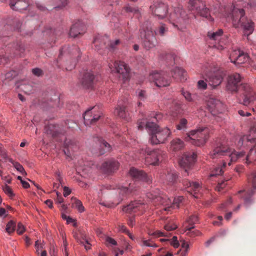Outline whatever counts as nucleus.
I'll list each match as a JSON object with an SVG mask.
<instances>
[{
    "instance_id": "obj_1",
    "label": "nucleus",
    "mask_w": 256,
    "mask_h": 256,
    "mask_svg": "<svg viewBox=\"0 0 256 256\" xmlns=\"http://www.w3.org/2000/svg\"><path fill=\"white\" fill-rule=\"evenodd\" d=\"M250 134L248 136H242L238 142V146H242L244 144L246 143V146H252L248 153L246 154L244 152H236L234 150L230 148L226 144L222 143H217L213 150L210 152V156L212 158H218L222 156H228V165L230 166L232 162L238 160H242L245 163L250 164L254 160V155L256 147V123L251 126Z\"/></svg>"
},
{
    "instance_id": "obj_2",
    "label": "nucleus",
    "mask_w": 256,
    "mask_h": 256,
    "mask_svg": "<svg viewBox=\"0 0 256 256\" xmlns=\"http://www.w3.org/2000/svg\"><path fill=\"white\" fill-rule=\"evenodd\" d=\"M162 118L160 114H152L150 119H144L138 120V128L142 130L145 127L150 132V141L152 144L164 143L170 134V132L168 128H160L156 122Z\"/></svg>"
},
{
    "instance_id": "obj_3",
    "label": "nucleus",
    "mask_w": 256,
    "mask_h": 256,
    "mask_svg": "<svg viewBox=\"0 0 256 256\" xmlns=\"http://www.w3.org/2000/svg\"><path fill=\"white\" fill-rule=\"evenodd\" d=\"M242 77L238 73L230 74L227 80L226 88L232 92L242 94L241 103L244 106H252L256 102V96L252 87L246 83L241 82Z\"/></svg>"
},
{
    "instance_id": "obj_4",
    "label": "nucleus",
    "mask_w": 256,
    "mask_h": 256,
    "mask_svg": "<svg viewBox=\"0 0 256 256\" xmlns=\"http://www.w3.org/2000/svg\"><path fill=\"white\" fill-rule=\"evenodd\" d=\"M152 14L160 19L168 17L174 27L179 29L178 24H182L186 18V14L182 8L178 6L174 9V12L168 15V6L166 4L156 2L150 6Z\"/></svg>"
},
{
    "instance_id": "obj_5",
    "label": "nucleus",
    "mask_w": 256,
    "mask_h": 256,
    "mask_svg": "<svg viewBox=\"0 0 256 256\" xmlns=\"http://www.w3.org/2000/svg\"><path fill=\"white\" fill-rule=\"evenodd\" d=\"M168 32V28L166 24H160L157 28L156 32H154L148 22L144 24L140 30V37L142 40V44L146 50L154 48L157 43L156 35L165 36Z\"/></svg>"
},
{
    "instance_id": "obj_6",
    "label": "nucleus",
    "mask_w": 256,
    "mask_h": 256,
    "mask_svg": "<svg viewBox=\"0 0 256 256\" xmlns=\"http://www.w3.org/2000/svg\"><path fill=\"white\" fill-rule=\"evenodd\" d=\"M245 12L242 8H234L232 12V24L235 28L242 26L245 35L248 36L254 30V23L245 16Z\"/></svg>"
},
{
    "instance_id": "obj_7",
    "label": "nucleus",
    "mask_w": 256,
    "mask_h": 256,
    "mask_svg": "<svg viewBox=\"0 0 256 256\" xmlns=\"http://www.w3.org/2000/svg\"><path fill=\"white\" fill-rule=\"evenodd\" d=\"M209 134L208 128L200 127L188 132L184 136V139L194 146H202L207 142Z\"/></svg>"
},
{
    "instance_id": "obj_8",
    "label": "nucleus",
    "mask_w": 256,
    "mask_h": 256,
    "mask_svg": "<svg viewBox=\"0 0 256 256\" xmlns=\"http://www.w3.org/2000/svg\"><path fill=\"white\" fill-rule=\"evenodd\" d=\"M140 153L142 154V158H144L146 164L157 166L163 160L164 152L160 149L151 150L145 146L140 150Z\"/></svg>"
},
{
    "instance_id": "obj_9",
    "label": "nucleus",
    "mask_w": 256,
    "mask_h": 256,
    "mask_svg": "<svg viewBox=\"0 0 256 256\" xmlns=\"http://www.w3.org/2000/svg\"><path fill=\"white\" fill-rule=\"evenodd\" d=\"M206 80L213 88L219 86L226 75V72L222 68L214 70L212 71L206 72Z\"/></svg>"
},
{
    "instance_id": "obj_10",
    "label": "nucleus",
    "mask_w": 256,
    "mask_h": 256,
    "mask_svg": "<svg viewBox=\"0 0 256 256\" xmlns=\"http://www.w3.org/2000/svg\"><path fill=\"white\" fill-rule=\"evenodd\" d=\"M108 66L111 71L118 74L120 78L124 81L127 80L130 78V70L128 66L122 62H111Z\"/></svg>"
},
{
    "instance_id": "obj_11",
    "label": "nucleus",
    "mask_w": 256,
    "mask_h": 256,
    "mask_svg": "<svg viewBox=\"0 0 256 256\" xmlns=\"http://www.w3.org/2000/svg\"><path fill=\"white\" fill-rule=\"evenodd\" d=\"M93 42L98 50L102 48L104 46L108 48L110 50H114L117 46L120 44L121 42L118 39L109 41L107 36H98L95 38Z\"/></svg>"
},
{
    "instance_id": "obj_12",
    "label": "nucleus",
    "mask_w": 256,
    "mask_h": 256,
    "mask_svg": "<svg viewBox=\"0 0 256 256\" xmlns=\"http://www.w3.org/2000/svg\"><path fill=\"white\" fill-rule=\"evenodd\" d=\"M148 80L158 87L167 86L170 83V79L164 72L154 71L150 74Z\"/></svg>"
},
{
    "instance_id": "obj_13",
    "label": "nucleus",
    "mask_w": 256,
    "mask_h": 256,
    "mask_svg": "<svg viewBox=\"0 0 256 256\" xmlns=\"http://www.w3.org/2000/svg\"><path fill=\"white\" fill-rule=\"evenodd\" d=\"M102 116V113L98 110V106H93L86 110L84 114V122L86 125L94 124Z\"/></svg>"
},
{
    "instance_id": "obj_14",
    "label": "nucleus",
    "mask_w": 256,
    "mask_h": 256,
    "mask_svg": "<svg viewBox=\"0 0 256 256\" xmlns=\"http://www.w3.org/2000/svg\"><path fill=\"white\" fill-rule=\"evenodd\" d=\"M148 198L152 200L154 205L162 204L164 206L170 204L171 200L166 195L160 196L158 189L152 190L146 194Z\"/></svg>"
},
{
    "instance_id": "obj_15",
    "label": "nucleus",
    "mask_w": 256,
    "mask_h": 256,
    "mask_svg": "<svg viewBox=\"0 0 256 256\" xmlns=\"http://www.w3.org/2000/svg\"><path fill=\"white\" fill-rule=\"evenodd\" d=\"M248 180L250 182L252 185V189H250L247 192L240 191L238 192H244L243 198L244 202V204L246 205H250L254 202L252 198V196L254 194V190H256V172H253L248 176Z\"/></svg>"
},
{
    "instance_id": "obj_16",
    "label": "nucleus",
    "mask_w": 256,
    "mask_h": 256,
    "mask_svg": "<svg viewBox=\"0 0 256 256\" xmlns=\"http://www.w3.org/2000/svg\"><path fill=\"white\" fill-rule=\"evenodd\" d=\"M207 107L208 110L214 116L222 112L224 108L223 104L220 100L214 98L208 99L207 102Z\"/></svg>"
},
{
    "instance_id": "obj_17",
    "label": "nucleus",
    "mask_w": 256,
    "mask_h": 256,
    "mask_svg": "<svg viewBox=\"0 0 256 256\" xmlns=\"http://www.w3.org/2000/svg\"><path fill=\"white\" fill-rule=\"evenodd\" d=\"M183 184L187 189L188 192L192 195L195 198H199L201 194L202 186L198 182H190L188 180H184Z\"/></svg>"
},
{
    "instance_id": "obj_18",
    "label": "nucleus",
    "mask_w": 256,
    "mask_h": 256,
    "mask_svg": "<svg viewBox=\"0 0 256 256\" xmlns=\"http://www.w3.org/2000/svg\"><path fill=\"white\" fill-rule=\"evenodd\" d=\"M196 156L194 153H186L183 154L179 161V164L182 168H185V172H187L188 168L194 164Z\"/></svg>"
},
{
    "instance_id": "obj_19",
    "label": "nucleus",
    "mask_w": 256,
    "mask_h": 256,
    "mask_svg": "<svg viewBox=\"0 0 256 256\" xmlns=\"http://www.w3.org/2000/svg\"><path fill=\"white\" fill-rule=\"evenodd\" d=\"M120 164L116 160L110 159L104 162L100 167L102 170L105 174H110L115 172L119 167Z\"/></svg>"
},
{
    "instance_id": "obj_20",
    "label": "nucleus",
    "mask_w": 256,
    "mask_h": 256,
    "mask_svg": "<svg viewBox=\"0 0 256 256\" xmlns=\"http://www.w3.org/2000/svg\"><path fill=\"white\" fill-rule=\"evenodd\" d=\"M129 174L130 176L136 180H142L148 183L151 182V178L143 170L132 168Z\"/></svg>"
},
{
    "instance_id": "obj_21",
    "label": "nucleus",
    "mask_w": 256,
    "mask_h": 256,
    "mask_svg": "<svg viewBox=\"0 0 256 256\" xmlns=\"http://www.w3.org/2000/svg\"><path fill=\"white\" fill-rule=\"evenodd\" d=\"M82 87L84 88L91 89L95 83V76L92 72H87L83 76L80 81Z\"/></svg>"
},
{
    "instance_id": "obj_22",
    "label": "nucleus",
    "mask_w": 256,
    "mask_h": 256,
    "mask_svg": "<svg viewBox=\"0 0 256 256\" xmlns=\"http://www.w3.org/2000/svg\"><path fill=\"white\" fill-rule=\"evenodd\" d=\"M145 208V204L140 200H136L124 206L122 210L126 212H136L137 211L143 212Z\"/></svg>"
},
{
    "instance_id": "obj_23",
    "label": "nucleus",
    "mask_w": 256,
    "mask_h": 256,
    "mask_svg": "<svg viewBox=\"0 0 256 256\" xmlns=\"http://www.w3.org/2000/svg\"><path fill=\"white\" fill-rule=\"evenodd\" d=\"M68 54H71L72 56H76L78 57H80V54L79 48L76 46H65L62 48L60 51L58 56L59 58L63 56H66Z\"/></svg>"
},
{
    "instance_id": "obj_24",
    "label": "nucleus",
    "mask_w": 256,
    "mask_h": 256,
    "mask_svg": "<svg viewBox=\"0 0 256 256\" xmlns=\"http://www.w3.org/2000/svg\"><path fill=\"white\" fill-rule=\"evenodd\" d=\"M136 190V186H135L134 184H130L128 187L124 186L120 188L119 191L120 198L118 199V202L116 204V205L118 204L125 196H128L130 194Z\"/></svg>"
},
{
    "instance_id": "obj_25",
    "label": "nucleus",
    "mask_w": 256,
    "mask_h": 256,
    "mask_svg": "<svg viewBox=\"0 0 256 256\" xmlns=\"http://www.w3.org/2000/svg\"><path fill=\"white\" fill-rule=\"evenodd\" d=\"M84 32V26L80 21L74 24L70 28L69 35L71 37L76 38L82 34Z\"/></svg>"
},
{
    "instance_id": "obj_26",
    "label": "nucleus",
    "mask_w": 256,
    "mask_h": 256,
    "mask_svg": "<svg viewBox=\"0 0 256 256\" xmlns=\"http://www.w3.org/2000/svg\"><path fill=\"white\" fill-rule=\"evenodd\" d=\"M178 178L177 174L174 170H167L161 175V178L168 184H172L175 183Z\"/></svg>"
},
{
    "instance_id": "obj_27",
    "label": "nucleus",
    "mask_w": 256,
    "mask_h": 256,
    "mask_svg": "<svg viewBox=\"0 0 256 256\" xmlns=\"http://www.w3.org/2000/svg\"><path fill=\"white\" fill-rule=\"evenodd\" d=\"M64 146V152L68 156L71 155L72 152L76 150L77 148L76 142L70 139H66L65 140Z\"/></svg>"
},
{
    "instance_id": "obj_28",
    "label": "nucleus",
    "mask_w": 256,
    "mask_h": 256,
    "mask_svg": "<svg viewBox=\"0 0 256 256\" xmlns=\"http://www.w3.org/2000/svg\"><path fill=\"white\" fill-rule=\"evenodd\" d=\"M172 77L181 82L186 80V72L184 69L180 68H176L172 71Z\"/></svg>"
},
{
    "instance_id": "obj_29",
    "label": "nucleus",
    "mask_w": 256,
    "mask_h": 256,
    "mask_svg": "<svg viewBox=\"0 0 256 256\" xmlns=\"http://www.w3.org/2000/svg\"><path fill=\"white\" fill-rule=\"evenodd\" d=\"M125 102H122L121 100L118 102V106L116 108L114 112L115 116H118L122 118H126V112L125 110Z\"/></svg>"
},
{
    "instance_id": "obj_30",
    "label": "nucleus",
    "mask_w": 256,
    "mask_h": 256,
    "mask_svg": "<svg viewBox=\"0 0 256 256\" xmlns=\"http://www.w3.org/2000/svg\"><path fill=\"white\" fill-rule=\"evenodd\" d=\"M184 142L179 138L174 139L170 142V148L172 151H179L184 148Z\"/></svg>"
},
{
    "instance_id": "obj_31",
    "label": "nucleus",
    "mask_w": 256,
    "mask_h": 256,
    "mask_svg": "<svg viewBox=\"0 0 256 256\" xmlns=\"http://www.w3.org/2000/svg\"><path fill=\"white\" fill-rule=\"evenodd\" d=\"M97 140L100 148V154H104V153L111 150L112 148L110 145L104 140L101 138H98Z\"/></svg>"
},
{
    "instance_id": "obj_32",
    "label": "nucleus",
    "mask_w": 256,
    "mask_h": 256,
    "mask_svg": "<svg viewBox=\"0 0 256 256\" xmlns=\"http://www.w3.org/2000/svg\"><path fill=\"white\" fill-rule=\"evenodd\" d=\"M189 8L190 10H200L201 6H204L203 0H189Z\"/></svg>"
},
{
    "instance_id": "obj_33",
    "label": "nucleus",
    "mask_w": 256,
    "mask_h": 256,
    "mask_svg": "<svg viewBox=\"0 0 256 256\" xmlns=\"http://www.w3.org/2000/svg\"><path fill=\"white\" fill-rule=\"evenodd\" d=\"M183 199L184 198L182 196H178L176 198H175L173 200L172 204L171 202L170 204H169L164 206V207L162 209L165 211L168 212L172 208H178L180 203L182 202Z\"/></svg>"
},
{
    "instance_id": "obj_34",
    "label": "nucleus",
    "mask_w": 256,
    "mask_h": 256,
    "mask_svg": "<svg viewBox=\"0 0 256 256\" xmlns=\"http://www.w3.org/2000/svg\"><path fill=\"white\" fill-rule=\"evenodd\" d=\"M226 164L227 162L224 161L223 162L222 166H220L214 168L210 174V177L222 175L224 173V168H225Z\"/></svg>"
},
{
    "instance_id": "obj_35",
    "label": "nucleus",
    "mask_w": 256,
    "mask_h": 256,
    "mask_svg": "<svg viewBox=\"0 0 256 256\" xmlns=\"http://www.w3.org/2000/svg\"><path fill=\"white\" fill-rule=\"evenodd\" d=\"M223 31L222 30H219L215 32H208V36L211 40L219 41L220 37L222 36Z\"/></svg>"
},
{
    "instance_id": "obj_36",
    "label": "nucleus",
    "mask_w": 256,
    "mask_h": 256,
    "mask_svg": "<svg viewBox=\"0 0 256 256\" xmlns=\"http://www.w3.org/2000/svg\"><path fill=\"white\" fill-rule=\"evenodd\" d=\"M196 12L200 16L206 18L208 20L211 18L209 10L206 7V4H204V6H201L200 10H196Z\"/></svg>"
},
{
    "instance_id": "obj_37",
    "label": "nucleus",
    "mask_w": 256,
    "mask_h": 256,
    "mask_svg": "<svg viewBox=\"0 0 256 256\" xmlns=\"http://www.w3.org/2000/svg\"><path fill=\"white\" fill-rule=\"evenodd\" d=\"M72 200L74 201L72 203L73 207L76 208L80 212H82L84 211V208L81 201L75 198H72Z\"/></svg>"
},
{
    "instance_id": "obj_38",
    "label": "nucleus",
    "mask_w": 256,
    "mask_h": 256,
    "mask_svg": "<svg viewBox=\"0 0 256 256\" xmlns=\"http://www.w3.org/2000/svg\"><path fill=\"white\" fill-rule=\"evenodd\" d=\"M242 51L240 50H232L230 55V59L232 62L235 64L237 58L241 54Z\"/></svg>"
},
{
    "instance_id": "obj_39",
    "label": "nucleus",
    "mask_w": 256,
    "mask_h": 256,
    "mask_svg": "<svg viewBox=\"0 0 256 256\" xmlns=\"http://www.w3.org/2000/svg\"><path fill=\"white\" fill-rule=\"evenodd\" d=\"M248 60V56L246 53L242 52L241 54L237 58L234 64H241L246 62Z\"/></svg>"
},
{
    "instance_id": "obj_40",
    "label": "nucleus",
    "mask_w": 256,
    "mask_h": 256,
    "mask_svg": "<svg viewBox=\"0 0 256 256\" xmlns=\"http://www.w3.org/2000/svg\"><path fill=\"white\" fill-rule=\"evenodd\" d=\"M194 228V226H186V232L188 231L186 234L190 236L194 237L196 236H199L200 234V232L198 230H192Z\"/></svg>"
},
{
    "instance_id": "obj_41",
    "label": "nucleus",
    "mask_w": 256,
    "mask_h": 256,
    "mask_svg": "<svg viewBox=\"0 0 256 256\" xmlns=\"http://www.w3.org/2000/svg\"><path fill=\"white\" fill-rule=\"evenodd\" d=\"M16 230V223L10 220L6 224V230L10 234L12 233Z\"/></svg>"
},
{
    "instance_id": "obj_42",
    "label": "nucleus",
    "mask_w": 256,
    "mask_h": 256,
    "mask_svg": "<svg viewBox=\"0 0 256 256\" xmlns=\"http://www.w3.org/2000/svg\"><path fill=\"white\" fill-rule=\"evenodd\" d=\"M9 161L13 164L14 166L16 169L18 171L20 172L22 174L24 175L26 174L24 168L20 163L18 162H14L12 159H10Z\"/></svg>"
},
{
    "instance_id": "obj_43",
    "label": "nucleus",
    "mask_w": 256,
    "mask_h": 256,
    "mask_svg": "<svg viewBox=\"0 0 256 256\" xmlns=\"http://www.w3.org/2000/svg\"><path fill=\"white\" fill-rule=\"evenodd\" d=\"M188 120L184 118H182L180 120L178 124L176 126V128L178 130H185L187 128Z\"/></svg>"
},
{
    "instance_id": "obj_44",
    "label": "nucleus",
    "mask_w": 256,
    "mask_h": 256,
    "mask_svg": "<svg viewBox=\"0 0 256 256\" xmlns=\"http://www.w3.org/2000/svg\"><path fill=\"white\" fill-rule=\"evenodd\" d=\"M198 222V217L196 215H192L190 216L188 220V226H193L195 223Z\"/></svg>"
},
{
    "instance_id": "obj_45",
    "label": "nucleus",
    "mask_w": 256,
    "mask_h": 256,
    "mask_svg": "<svg viewBox=\"0 0 256 256\" xmlns=\"http://www.w3.org/2000/svg\"><path fill=\"white\" fill-rule=\"evenodd\" d=\"M124 10L126 12H131L134 14H138L139 12V10L136 7H132L130 6H128L124 7Z\"/></svg>"
},
{
    "instance_id": "obj_46",
    "label": "nucleus",
    "mask_w": 256,
    "mask_h": 256,
    "mask_svg": "<svg viewBox=\"0 0 256 256\" xmlns=\"http://www.w3.org/2000/svg\"><path fill=\"white\" fill-rule=\"evenodd\" d=\"M6 52L2 50H0V64L7 62L8 58L5 56Z\"/></svg>"
},
{
    "instance_id": "obj_47",
    "label": "nucleus",
    "mask_w": 256,
    "mask_h": 256,
    "mask_svg": "<svg viewBox=\"0 0 256 256\" xmlns=\"http://www.w3.org/2000/svg\"><path fill=\"white\" fill-rule=\"evenodd\" d=\"M2 190L4 192L7 194L9 196H12L14 194L12 188L7 184H5L2 187Z\"/></svg>"
},
{
    "instance_id": "obj_48",
    "label": "nucleus",
    "mask_w": 256,
    "mask_h": 256,
    "mask_svg": "<svg viewBox=\"0 0 256 256\" xmlns=\"http://www.w3.org/2000/svg\"><path fill=\"white\" fill-rule=\"evenodd\" d=\"M227 180H222L220 182H219L217 186L216 187V190L218 192H220L224 188L226 185V182Z\"/></svg>"
},
{
    "instance_id": "obj_49",
    "label": "nucleus",
    "mask_w": 256,
    "mask_h": 256,
    "mask_svg": "<svg viewBox=\"0 0 256 256\" xmlns=\"http://www.w3.org/2000/svg\"><path fill=\"white\" fill-rule=\"evenodd\" d=\"M17 74L16 72L14 70H11L5 74L6 79L10 80L15 77Z\"/></svg>"
},
{
    "instance_id": "obj_50",
    "label": "nucleus",
    "mask_w": 256,
    "mask_h": 256,
    "mask_svg": "<svg viewBox=\"0 0 256 256\" xmlns=\"http://www.w3.org/2000/svg\"><path fill=\"white\" fill-rule=\"evenodd\" d=\"M142 244L145 246H150V247H157V245L154 244L151 240H142Z\"/></svg>"
},
{
    "instance_id": "obj_51",
    "label": "nucleus",
    "mask_w": 256,
    "mask_h": 256,
    "mask_svg": "<svg viewBox=\"0 0 256 256\" xmlns=\"http://www.w3.org/2000/svg\"><path fill=\"white\" fill-rule=\"evenodd\" d=\"M137 93L138 98L140 100H144L146 98V91L143 90H140L137 92Z\"/></svg>"
},
{
    "instance_id": "obj_52",
    "label": "nucleus",
    "mask_w": 256,
    "mask_h": 256,
    "mask_svg": "<svg viewBox=\"0 0 256 256\" xmlns=\"http://www.w3.org/2000/svg\"><path fill=\"white\" fill-rule=\"evenodd\" d=\"M182 94L186 100L188 102H192V98L191 96V94L188 92H185L184 90H182Z\"/></svg>"
},
{
    "instance_id": "obj_53",
    "label": "nucleus",
    "mask_w": 256,
    "mask_h": 256,
    "mask_svg": "<svg viewBox=\"0 0 256 256\" xmlns=\"http://www.w3.org/2000/svg\"><path fill=\"white\" fill-rule=\"evenodd\" d=\"M198 88H200L202 90H205L206 88V87H207L206 82L204 80H200L198 82Z\"/></svg>"
},
{
    "instance_id": "obj_54",
    "label": "nucleus",
    "mask_w": 256,
    "mask_h": 256,
    "mask_svg": "<svg viewBox=\"0 0 256 256\" xmlns=\"http://www.w3.org/2000/svg\"><path fill=\"white\" fill-rule=\"evenodd\" d=\"M177 226L175 224H168L164 226V229L167 231H171L176 229Z\"/></svg>"
},
{
    "instance_id": "obj_55",
    "label": "nucleus",
    "mask_w": 256,
    "mask_h": 256,
    "mask_svg": "<svg viewBox=\"0 0 256 256\" xmlns=\"http://www.w3.org/2000/svg\"><path fill=\"white\" fill-rule=\"evenodd\" d=\"M16 50L19 52L18 54L20 56H22L24 52V46L22 44H20L18 46Z\"/></svg>"
},
{
    "instance_id": "obj_56",
    "label": "nucleus",
    "mask_w": 256,
    "mask_h": 256,
    "mask_svg": "<svg viewBox=\"0 0 256 256\" xmlns=\"http://www.w3.org/2000/svg\"><path fill=\"white\" fill-rule=\"evenodd\" d=\"M17 232L19 234H22L24 232L25 229L24 226L21 223H18V224Z\"/></svg>"
},
{
    "instance_id": "obj_57",
    "label": "nucleus",
    "mask_w": 256,
    "mask_h": 256,
    "mask_svg": "<svg viewBox=\"0 0 256 256\" xmlns=\"http://www.w3.org/2000/svg\"><path fill=\"white\" fill-rule=\"evenodd\" d=\"M150 234L156 236V237L167 236V235L164 232L158 230Z\"/></svg>"
},
{
    "instance_id": "obj_58",
    "label": "nucleus",
    "mask_w": 256,
    "mask_h": 256,
    "mask_svg": "<svg viewBox=\"0 0 256 256\" xmlns=\"http://www.w3.org/2000/svg\"><path fill=\"white\" fill-rule=\"evenodd\" d=\"M32 72L36 76H40L42 74V70L38 68H35L32 69Z\"/></svg>"
},
{
    "instance_id": "obj_59",
    "label": "nucleus",
    "mask_w": 256,
    "mask_h": 256,
    "mask_svg": "<svg viewBox=\"0 0 256 256\" xmlns=\"http://www.w3.org/2000/svg\"><path fill=\"white\" fill-rule=\"evenodd\" d=\"M106 242L108 244H111L112 245H116L117 244L114 238L110 237L106 238Z\"/></svg>"
},
{
    "instance_id": "obj_60",
    "label": "nucleus",
    "mask_w": 256,
    "mask_h": 256,
    "mask_svg": "<svg viewBox=\"0 0 256 256\" xmlns=\"http://www.w3.org/2000/svg\"><path fill=\"white\" fill-rule=\"evenodd\" d=\"M56 195H57V198L56 200V202L58 203H59V204H61V203L63 202L64 198L62 196L60 193L58 192H56Z\"/></svg>"
},
{
    "instance_id": "obj_61",
    "label": "nucleus",
    "mask_w": 256,
    "mask_h": 256,
    "mask_svg": "<svg viewBox=\"0 0 256 256\" xmlns=\"http://www.w3.org/2000/svg\"><path fill=\"white\" fill-rule=\"evenodd\" d=\"M118 230L120 231L124 232L125 234H126L128 232V230H127L126 226L122 224H119L118 226Z\"/></svg>"
},
{
    "instance_id": "obj_62",
    "label": "nucleus",
    "mask_w": 256,
    "mask_h": 256,
    "mask_svg": "<svg viewBox=\"0 0 256 256\" xmlns=\"http://www.w3.org/2000/svg\"><path fill=\"white\" fill-rule=\"evenodd\" d=\"M71 192L70 190L66 186H64V196L66 197L68 195H69Z\"/></svg>"
},
{
    "instance_id": "obj_63",
    "label": "nucleus",
    "mask_w": 256,
    "mask_h": 256,
    "mask_svg": "<svg viewBox=\"0 0 256 256\" xmlns=\"http://www.w3.org/2000/svg\"><path fill=\"white\" fill-rule=\"evenodd\" d=\"M35 246L36 249V251L38 254H39V250L42 248V246L40 244L38 240L36 242Z\"/></svg>"
},
{
    "instance_id": "obj_64",
    "label": "nucleus",
    "mask_w": 256,
    "mask_h": 256,
    "mask_svg": "<svg viewBox=\"0 0 256 256\" xmlns=\"http://www.w3.org/2000/svg\"><path fill=\"white\" fill-rule=\"evenodd\" d=\"M238 114L240 116H248L251 115L250 112H245L243 110H238Z\"/></svg>"
}]
</instances>
